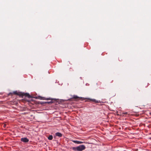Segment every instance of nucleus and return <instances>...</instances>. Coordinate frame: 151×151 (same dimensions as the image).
Masks as SVG:
<instances>
[{
    "label": "nucleus",
    "mask_w": 151,
    "mask_h": 151,
    "mask_svg": "<svg viewBox=\"0 0 151 151\" xmlns=\"http://www.w3.org/2000/svg\"><path fill=\"white\" fill-rule=\"evenodd\" d=\"M86 149V147L83 145H80L76 147H73L72 149L75 151H82Z\"/></svg>",
    "instance_id": "f257e3e1"
},
{
    "label": "nucleus",
    "mask_w": 151,
    "mask_h": 151,
    "mask_svg": "<svg viewBox=\"0 0 151 151\" xmlns=\"http://www.w3.org/2000/svg\"><path fill=\"white\" fill-rule=\"evenodd\" d=\"M21 141L24 142H29V140L26 137H24L21 138Z\"/></svg>",
    "instance_id": "f03ea898"
},
{
    "label": "nucleus",
    "mask_w": 151,
    "mask_h": 151,
    "mask_svg": "<svg viewBox=\"0 0 151 151\" xmlns=\"http://www.w3.org/2000/svg\"><path fill=\"white\" fill-rule=\"evenodd\" d=\"M13 93L14 94L17 95L19 96H21L22 95V93L19 92H17V91H15L13 92Z\"/></svg>",
    "instance_id": "7ed1b4c3"
},
{
    "label": "nucleus",
    "mask_w": 151,
    "mask_h": 151,
    "mask_svg": "<svg viewBox=\"0 0 151 151\" xmlns=\"http://www.w3.org/2000/svg\"><path fill=\"white\" fill-rule=\"evenodd\" d=\"M23 94H22V95L23 96L24 95L26 96H27L28 98H31L32 97L29 94V93H23Z\"/></svg>",
    "instance_id": "20e7f679"
},
{
    "label": "nucleus",
    "mask_w": 151,
    "mask_h": 151,
    "mask_svg": "<svg viewBox=\"0 0 151 151\" xmlns=\"http://www.w3.org/2000/svg\"><path fill=\"white\" fill-rule=\"evenodd\" d=\"M72 141L74 143L77 144H81L83 143V142L78 141L76 140H73Z\"/></svg>",
    "instance_id": "39448f33"
},
{
    "label": "nucleus",
    "mask_w": 151,
    "mask_h": 151,
    "mask_svg": "<svg viewBox=\"0 0 151 151\" xmlns=\"http://www.w3.org/2000/svg\"><path fill=\"white\" fill-rule=\"evenodd\" d=\"M39 99L41 100H50L51 99L50 98H45V97H39Z\"/></svg>",
    "instance_id": "423d86ee"
},
{
    "label": "nucleus",
    "mask_w": 151,
    "mask_h": 151,
    "mask_svg": "<svg viewBox=\"0 0 151 151\" xmlns=\"http://www.w3.org/2000/svg\"><path fill=\"white\" fill-rule=\"evenodd\" d=\"M55 134L56 136L60 137H61L62 136V134L59 132H57Z\"/></svg>",
    "instance_id": "0eeeda50"
},
{
    "label": "nucleus",
    "mask_w": 151,
    "mask_h": 151,
    "mask_svg": "<svg viewBox=\"0 0 151 151\" xmlns=\"http://www.w3.org/2000/svg\"><path fill=\"white\" fill-rule=\"evenodd\" d=\"M53 138V137L52 135H50L48 137V139L49 140H52Z\"/></svg>",
    "instance_id": "6e6552de"
},
{
    "label": "nucleus",
    "mask_w": 151,
    "mask_h": 151,
    "mask_svg": "<svg viewBox=\"0 0 151 151\" xmlns=\"http://www.w3.org/2000/svg\"><path fill=\"white\" fill-rule=\"evenodd\" d=\"M73 98L74 99H82V98H79V97H78V96H74L73 97Z\"/></svg>",
    "instance_id": "1a4fd4ad"
},
{
    "label": "nucleus",
    "mask_w": 151,
    "mask_h": 151,
    "mask_svg": "<svg viewBox=\"0 0 151 151\" xmlns=\"http://www.w3.org/2000/svg\"><path fill=\"white\" fill-rule=\"evenodd\" d=\"M52 103V101H49V102H42V103L41 104H46V103L51 104V103Z\"/></svg>",
    "instance_id": "9d476101"
},
{
    "label": "nucleus",
    "mask_w": 151,
    "mask_h": 151,
    "mask_svg": "<svg viewBox=\"0 0 151 151\" xmlns=\"http://www.w3.org/2000/svg\"><path fill=\"white\" fill-rule=\"evenodd\" d=\"M88 99L90 100L91 101H94V102H95V101H96V100H95V99Z\"/></svg>",
    "instance_id": "9b49d317"
},
{
    "label": "nucleus",
    "mask_w": 151,
    "mask_h": 151,
    "mask_svg": "<svg viewBox=\"0 0 151 151\" xmlns=\"http://www.w3.org/2000/svg\"><path fill=\"white\" fill-rule=\"evenodd\" d=\"M6 124H4V125H3V127L4 128H5L6 127Z\"/></svg>",
    "instance_id": "f8f14e48"
},
{
    "label": "nucleus",
    "mask_w": 151,
    "mask_h": 151,
    "mask_svg": "<svg viewBox=\"0 0 151 151\" xmlns=\"http://www.w3.org/2000/svg\"><path fill=\"white\" fill-rule=\"evenodd\" d=\"M123 114H127V112H126L123 113Z\"/></svg>",
    "instance_id": "ddd939ff"
},
{
    "label": "nucleus",
    "mask_w": 151,
    "mask_h": 151,
    "mask_svg": "<svg viewBox=\"0 0 151 151\" xmlns=\"http://www.w3.org/2000/svg\"><path fill=\"white\" fill-rule=\"evenodd\" d=\"M12 94V93H9V95L10 94Z\"/></svg>",
    "instance_id": "4468645a"
},
{
    "label": "nucleus",
    "mask_w": 151,
    "mask_h": 151,
    "mask_svg": "<svg viewBox=\"0 0 151 151\" xmlns=\"http://www.w3.org/2000/svg\"><path fill=\"white\" fill-rule=\"evenodd\" d=\"M113 80H112V81H111L110 83H112V82H113Z\"/></svg>",
    "instance_id": "2eb2a0df"
}]
</instances>
